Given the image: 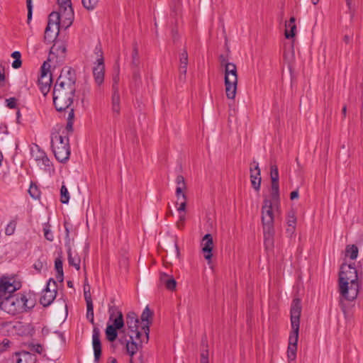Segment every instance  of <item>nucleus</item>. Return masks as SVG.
Returning <instances> with one entry per match:
<instances>
[{"mask_svg":"<svg viewBox=\"0 0 363 363\" xmlns=\"http://www.w3.org/2000/svg\"><path fill=\"white\" fill-rule=\"evenodd\" d=\"M109 321L112 323L106 328V338L110 342H113L118 336L117 330H121L124 326V320L122 313L117 308L109 309Z\"/></svg>","mask_w":363,"mask_h":363,"instance_id":"nucleus-7","label":"nucleus"},{"mask_svg":"<svg viewBox=\"0 0 363 363\" xmlns=\"http://www.w3.org/2000/svg\"><path fill=\"white\" fill-rule=\"evenodd\" d=\"M174 208L176 210L177 217L179 218L178 221L182 220V203H179L178 200L174 203Z\"/></svg>","mask_w":363,"mask_h":363,"instance_id":"nucleus-43","label":"nucleus"},{"mask_svg":"<svg viewBox=\"0 0 363 363\" xmlns=\"http://www.w3.org/2000/svg\"><path fill=\"white\" fill-rule=\"evenodd\" d=\"M34 268L38 271L40 272L43 269L47 267V264L45 262L38 260L33 265Z\"/></svg>","mask_w":363,"mask_h":363,"instance_id":"nucleus-44","label":"nucleus"},{"mask_svg":"<svg viewBox=\"0 0 363 363\" xmlns=\"http://www.w3.org/2000/svg\"><path fill=\"white\" fill-rule=\"evenodd\" d=\"M65 45L62 42H55L50 49L47 62L54 60L56 62H62L65 57Z\"/></svg>","mask_w":363,"mask_h":363,"instance_id":"nucleus-15","label":"nucleus"},{"mask_svg":"<svg viewBox=\"0 0 363 363\" xmlns=\"http://www.w3.org/2000/svg\"><path fill=\"white\" fill-rule=\"evenodd\" d=\"M28 8V21L29 22L32 18V6H27Z\"/></svg>","mask_w":363,"mask_h":363,"instance_id":"nucleus-53","label":"nucleus"},{"mask_svg":"<svg viewBox=\"0 0 363 363\" xmlns=\"http://www.w3.org/2000/svg\"><path fill=\"white\" fill-rule=\"evenodd\" d=\"M86 318L91 323H94V306L93 303H89L86 304Z\"/></svg>","mask_w":363,"mask_h":363,"instance_id":"nucleus-37","label":"nucleus"},{"mask_svg":"<svg viewBox=\"0 0 363 363\" xmlns=\"http://www.w3.org/2000/svg\"><path fill=\"white\" fill-rule=\"evenodd\" d=\"M11 57H12L13 58H14L15 60L21 59V55L20 52H18V51H15V52H13L11 54Z\"/></svg>","mask_w":363,"mask_h":363,"instance_id":"nucleus-52","label":"nucleus"},{"mask_svg":"<svg viewBox=\"0 0 363 363\" xmlns=\"http://www.w3.org/2000/svg\"><path fill=\"white\" fill-rule=\"evenodd\" d=\"M296 217L294 212L289 213L287 216V224L289 228L286 229L288 233H293L296 228Z\"/></svg>","mask_w":363,"mask_h":363,"instance_id":"nucleus-28","label":"nucleus"},{"mask_svg":"<svg viewBox=\"0 0 363 363\" xmlns=\"http://www.w3.org/2000/svg\"><path fill=\"white\" fill-rule=\"evenodd\" d=\"M138 323L137 315L134 312H129L126 315V324L128 329L134 333L135 339H140L143 335L141 332L138 331Z\"/></svg>","mask_w":363,"mask_h":363,"instance_id":"nucleus-19","label":"nucleus"},{"mask_svg":"<svg viewBox=\"0 0 363 363\" xmlns=\"http://www.w3.org/2000/svg\"><path fill=\"white\" fill-rule=\"evenodd\" d=\"M182 56H183V64L185 65L184 66H183V68L184 67L185 68V69L183 70V74H186V65L188 62V55H187L186 51H185V50L183 51Z\"/></svg>","mask_w":363,"mask_h":363,"instance_id":"nucleus-47","label":"nucleus"},{"mask_svg":"<svg viewBox=\"0 0 363 363\" xmlns=\"http://www.w3.org/2000/svg\"><path fill=\"white\" fill-rule=\"evenodd\" d=\"M92 345L94 353V361L98 362L101 354V344L100 341V332L96 328L93 330Z\"/></svg>","mask_w":363,"mask_h":363,"instance_id":"nucleus-21","label":"nucleus"},{"mask_svg":"<svg viewBox=\"0 0 363 363\" xmlns=\"http://www.w3.org/2000/svg\"><path fill=\"white\" fill-rule=\"evenodd\" d=\"M52 147L56 159L60 162H66L70 155L69 139L67 136H62L59 133L52 136Z\"/></svg>","mask_w":363,"mask_h":363,"instance_id":"nucleus-6","label":"nucleus"},{"mask_svg":"<svg viewBox=\"0 0 363 363\" xmlns=\"http://www.w3.org/2000/svg\"><path fill=\"white\" fill-rule=\"evenodd\" d=\"M56 281L52 279H50L47 287L43 291L40 301L44 306H48L55 300L56 297Z\"/></svg>","mask_w":363,"mask_h":363,"instance_id":"nucleus-14","label":"nucleus"},{"mask_svg":"<svg viewBox=\"0 0 363 363\" xmlns=\"http://www.w3.org/2000/svg\"><path fill=\"white\" fill-rule=\"evenodd\" d=\"M362 282L363 273L354 267V263L341 265L338 278V302L345 318L352 313Z\"/></svg>","mask_w":363,"mask_h":363,"instance_id":"nucleus-1","label":"nucleus"},{"mask_svg":"<svg viewBox=\"0 0 363 363\" xmlns=\"http://www.w3.org/2000/svg\"><path fill=\"white\" fill-rule=\"evenodd\" d=\"M319 1L320 0H311V2L313 3V4L316 5L319 2Z\"/></svg>","mask_w":363,"mask_h":363,"instance_id":"nucleus-64","label":"nucleus"},{"mask_svg":"<svg viewBox=\"0 0 363 363\" xmlns=\"http://www.w3.org/2000/svg\"><path fill=\"white\" fill-rule=\"evenodd\" d=\"M298 196H299V193H298V189L291 191V194H290V199L291 200L298 199Z\"/></svg>","mask_w":363,"mask_h":363,"instance_id":"nucleus-50","label":"nucleus"},{"mask_svg":"<svg viewBox=\"0 0 363 363\" xmlns=\"http://www.w3.org/2000/svg\"><path fill=\"white\" fill-rule=\"evenodd\" d=\"M28 193L33 199H38L40 196V192L36 185L31 184L28 189Z\"/></svg>","mask_w":363,"mask_h":363,"instance_id":"nucleus-38","label":"nucleus"},{"mask_svg":"<svg viewBox=\"0 0 363 363\" xmlns=\"http://www.w3.org/2000/svg\"><path fill=\"white\" fill-rule=\"evenodd\" d=\"M181 192H182V187L177 186V189H176V193H177V199L178 200L179 199V195H180Z\"/></svg>","mask_w":363,"mask_h":363,"instance_id":"nucleus-59","label":"nucleus"},{"mask_svg":"<svg viewBox=\"0 0 363 363\" xmlns=\"http://www.w3.org/2000/svg\"><path fill=\"white\" fill-rule=\"evenodd\" d=\"M76 74L71 67H65L55 84L53 104L58 111L71 107L76 91Z\"/></svg>","mask_w":363,"mask_h":363,"instance_id":"nucleus-3","label":"nucleus"},{"mask_svg":"<svg viewBox=\"0 0 363 363\" xmlns=\"http://www.w3.org/2000/svg\"><path fill=\"white\" fill-rule=\"evenodd\" d=\"M346 113H347V106L345 105L343 107H342V114L344 118L346 117Z\"/></svg>","mask_w":363,"mask_h":363,"instance_id":"nucleus-60","label":"nucleus"},{"mask_svg":"<svg viewBox=\"0 0 363 363\" xmlns=\"http://www.w3.org/2000/svg\"><path fill=\"white\" fill-rule=\"evenodd\" d=\"M111 111L114 116H118L121 112V96L119 92V69L112 78Z\"/></svg>","mask_w":363,"mask_h":363,"instance_id":"nucleus-9","label":"nucleus"},{"mask_svg":"<svg viewBox=\"0 0 363 363\" xmlns=\"http://www.w3.org/2000/svg\"><path fill=\"white\" fill-rule=\"evenodd\" d=\"M301 311V300L299 298H294L290 308L291 330L289 333L287 347V357L289 361H294L296 358Z\"/></svg>","mask_w":363,"mask_h":363,"instance_id":"nucleus-4","label":"nucleus"},{"mask_svg":"<svg viewBox=\"0 0 363 363\" xmlns=\"http://www.w3.org/2000/svg\"><path fill=\"white\" fill-rule=\"evenodd\" d=\"M67 253L69 264L73 266L77 270H79L80 269L81 262L79 257L77 254H74L70 248L68 249Z\"/></svg>","mask_w":363,"mask_h":363,"instance_id":"nucleus-26","label":"nucleus"},{"mask_svg":"<svg viewBox=\"0 0 363 363\" xmlns=\"http://www.w3.org/2000/svg\"><path fill=\"white\" fill-rule=\"evenodd\" d=\"M13 330L18 335H26L30 333L32 327L29 323L17 321L13 323Z\"/></svg>","mask_w":363,"mask_h":363,"instance_id":"nucleus-24","label":"nucleus"},{"mask_svg":"<svg viewBox=\"0 0 363 363\" xmlns=\"http://www.w3.org/2000/svg\"><path fill=\"white\" fill-rule=\"evenodd\" d=\"M66 129L68 131H72V121H67V126H66Z\"/></svg>","mask_w":363,"mask_h":363,"instance_id":"nucleus-57","label":"nucleus"},{"mask_svg":"<svg viewBox=\"0 0 363 363\" xmlns=\"http://www.w3.org/2000/svg\"><path fill=\"white\" fill-rule=\"evenodd\" d=\"M11 342L8 339H4L0 343V352L6 351L10 347Z\"/></svg>","mask_w":363,"mask_h":363,"instance_id":"nucleus-42","label":"nucleus"},{"mask_svg":"<svg viewBox=\"0 0 363 363\" xmlns=\"http://www.w3.org/2000/svg\"><path fill=\"white\" fill-rule=\"evenodd\" d=\"M271 181H279V169L276 164H272L270 167Z\"/></svg>","mask_w":363,"mask_h":363,"instance_id":"nucleus-34","label":"nucleus"},{"mask_svg":"<svg viewBox=\"0 0 363 363\" xmlns=\"http://www.w3.org/2000/svg\"><path fill=\"white\" fill-rule=\"evenodd\" d=\"M296 26H286L285 37L287 39L292 38L296 35Z\"/></svg>","mask_w":363,"mask_h":363,"instance_id":"nucleus-33","label":"nucleus"},{"mask_svg":"<svg viewBox=\"0 0 363 363\" xmlns=\"http://www.w3.org/2000/svg\"><path fill=\"white\" fill-rule=\"evenodd\" d=\"M6 106L9 108H14L16 106V99L13 97L7 99L6 100Z\"/></svg>","mask_w":363,"mask_h":363,"instance_id":"nucleus-46","label":"nucleus"},{"mask_svg":"<svg viewBox=\"0 0 363 363\" xmlns=\"http://www.w3.org/2000/svg\"><path fill=\"white\" fill-rule=\"evenodd\" d=\"M96 55L97 57L93 67V76L95 83L100 86L104 83L105 76L104 60L100 48H96Z\"/></svg>","mask_w":363,"mask_h":363,"instance_id":"nucleus-10","label":"nucleus"},{"mask_svg":"<svg viewBox=\"0 0 363 363\" xmlns=\"http://www.w3.org/2000/svg\"><path fill=\"white\" fill-rule=\"evenodd\" d=\"M202 252L203 253L204 258L207 260L208 263L211 262L213 257V240L211 234H206L201 240Z\"/></svg>","mask_w":363,"mask_h":363,"instance_id":"nucleus-18","label":"nucleus"},{"mask_svg":"<svg viewBox=\"0 0 363 363\" xmlns=\"http://www.w3.org/2000/svg\"><path fill=\"white\" fill-rule=\"evenodd\" d=\"M238 85L237 67L234 63L225 65V86L226 96L229 99H234Z\"/></svg>","mask_w":363,"mask_h":363,"instance_id":"nucleus-8","label":"nucleus"},{"mask_svg":"<svg viewBox=\"0 0 363 363\" xmlns=\"http://www.w3.org/2000/svg\"><path fill=\"white\" fill-rule=\"evenodd\" d=\"M345 255L351 259H355L358 256V247L355 245H347Z\"/></svg>","mask_w":363,"mask_h":363,"instance_id":"nucleus-29","label":"nucleus"},{"mask_svg":"<svg viewBox=\"0 0 363 363\" xmlns=\"http://www.w3.org/2000/svg\"><path fill=\"white\" fill-rule=\"evenodd\" d=\"M59 4V10L64 11V18L65 23L70 22L71 19H74V11L72 6L71 0H57Z\"/></svg>","mask_w":363,"mask_h":363,"instance_id":"nucleus-20","label":"nucleus"},{"mask_svg":"<svg viewBox=\"0 0 363 363\" xmlns=\"http://www.w3.org/2000/svg\"><path fill=\"white\" fill-rule=\"evenodd\" d=\"M273 206H276L272 200L264 199L261 209V220L263 228L264 245L267 247H272L274 236V215Z\"/></svg>","mask_w":363,"mask_h":363,"instance_id":"nucleus-5","label":"nucleus"},{"mask_svg":"<svg viewBox=\"0 0 363 363\" xmlns=\"http://www.w3.org/2000/svg\"><path fill=\"white\" fill-rule=\"evenodd\" d=\"M200 363H209L208 350H206L201 353Z\"/></svg>","mask_w":363,"mask_h":363,"instance_id":"nucleus-45","label":"nucleus"},{"mask_svg":"<svg viewBox=\"0 0 363 363\" xmlns=\"http://www.w3.org/2000/svg\"><path fill=\"white\" fill-rule=\"evenodd\" d=\"M296 18L294 17H291L289 22L286 23V26H292L295 24Z\"/></svg>","mask_w":363,"mask_h":363,"instance_id":"nucleus-58","label":"nucleus"},{"mask_svg":"<svg viewBox=\"0 0 363 363\" xmlns=\"http://www.w3.org/2000/svg\"><path fill=\"white\" fill-rule=\"evenodd\" d=\"M139 52L138 44L134 42L133 44V52H132V65L134 67L137 68L139 65Z\"/></svg>","mask_w":363,"mask_h":363,"instance_id":"nucleus-30","label":"nucleus"},{"mask_svg":"<svg viewBox=\"0 0 363 363\" xmlns=\"http://www.w3.org/2000/svg\"><path fill=\"white\" fill-rule=\"evenodd\" d=\"M270 197L275 205H279V181H272Z\"/></svg>","mask_w":363,"mask_h":363,"instance_id":"nucleus-25","label":"nucleus"},{"mask_svg":"<svg viewBox=\"0 0 363 363\" xmlns=\"http://www.w3.org/2000/svg\"><path fill=\"white\" fill-rule=\"evenodd\" d=\"M73 118H74V110H73V108H71L70 111L69 113V115H68L67 121H72Z\"/></svg>","mask_w":363,"mask_h":363,"instance_id":"nucleus-56","label":"nucleus"},{"mask_svg":"<svg viewBox=\"0 0 363 363\" xmlns=\"http://www.w3.org/2000/svg\"><path fill=\"white\" fill-rule=\"evenodd\" d=\"M43 231H44L45 238L49 241H52L54 239V237H53L52 233L50 230L49 225H48V224L45 225V226L43 228Z\"/></svg>","mask_w":363,"mask_h":363,"instance_id":"nucleus-39","label":"nucleus"},{"mask_svg":"<svg viewBox=\"0 0 363 363\" xmlns=\"http://www.w3.org/2000/svg\"><path fill=\"white\" fill-rule=\"evenodd\" d=\"M32 157L36 162L37 165L45 171H50L51 168V162L47 157L45 152L40 149L39 146L35 145L31 150Z\"/></svg>","mask_w":363,"mask_h":363,"instance_id":"nucleus-13","label":"nucleus"},{"mask_svg":"<svg viewBox=\"0 0 363 363\" xmlns=\"http://www.w3.org/2000/svg\"><path fill=\"white\" fill-rule=\"evenodd\" d=\"M143 337L144 335H142L140 339H135L133 335H130V340H128L126 342V350L130 357H133L138 352L143 342H145V341L141 342Z\"/></svg>","mask_w":363,"mask_h":363,"instance_id":"nucleus-22","label":"nucleus"},{"mask_svg":"<svg viewBox=\"0 0 363 363\" xmlns=\"http://www.w3.org/2000/svg\"><path fill=\"white\" fill-rule=\"evenodd\" d=\"M34 356L28 352H22L19 354L17 363H34Z\"/></svg>","mask_w":363,"mask_h":363,"instance_id":"nucleus-27","label":"nucleus"},{"mask_svg":"<svg viewBox=\"0 0 363 363\" xmlns=\"http://www.w3.org/2000/svg\"><path fill=\"white\" fill-rule=\"evenodd\" d=\"M160 282L169 291H174L176 289L177 281L172 275H169L166 273H160Z\"/></svg>","mask_w":363,"mask_h":363,"instance_id":"nucleus-23","label":"nucleus"},{"mask_svg":"<svg viewBox=\"0 0 363 363\" xmlns=\"http://www.w3.org/2000/svg\"><path fill=\"white\" fill-rule=\"evenodd\" d=\"M21 65H22L21 60V59H17V60H15L13 62L12 67L14 69H18L19 67H21Z\"/></svg>","mask_w":363,"mask_h":363,"instance_id":"nucleus-49","label":"nucleus"},{"mask_svg":"<svg viewBox=\"0 0 363 363\" xmlns=\"http://www.w3.org/2000/svg\"><path fill=\"white\" fill-rule=\"evenodd\" d=\"M219 60H220V65L222 67H225V65L226 64H229L230 63V62H228V59H227V57L224 55H220L219 56Z\"/></svg>","mask_w":363,"mask_h":363,"instance_id":"nucleus-48","label":"nucleus"},{"mask_svg":"<svg viewBox=\"0 0 363 363\" xmlns=\"http://www.w3.org/2000/svg\"><path fill=\"white\" fill-rule=\"evenodd\" d=\"M133 78L135 80H138L140 79V72L138 70H135L133 72Z\"/></svg>","mask_w":363,"mask_h":363,"instance_id":"nucleus-55","label":"nucleus"},{"mask_svg":"<svg viewBox=\"0 0 363 363\" xmlns=\"http://www.w3.org/2000/svg\"><path fill=\"white\" fill-rule=\"evenodd\" d=\"M50 65L48 62H44L41 67V74L38 79V84L42 94L45 96L50 91L52 83V77L50 73Z\"/></svg>","mask_w":363,"mask_h":363,"instance_id":"nucleus-11","label":"nucleus"},{"mask_svg":"<svg viewBox=\"0 0 363 363\" xmlns=\"http://www.w3.org/2000/svg\"><path fill=\"white\" fill-rule=\"evenodd\" d=\"M63 14L64 11L59 10V11H53L49 15L48 24L51 26L52 28L55 30L54 31L60 30V28L66 29L72 25L74 19H71L67 25Z\"/></svg>","mask_w":363,"mask_h":363,"instance_id":"nucleus-12","label":"nucleus"},{"mask_svg":"<svg viewBox=\"0 0 363 363\" xmlns=\"http://www.w3.org/2000/svg\"><path fill=\"white\" fill-rule=\"evenodd\" d=\"M344 40L346 43H349L350 41V38L348 35H345Z\"/></svg>","mask_w":363,"mask_h":363,"instance_id":"nucleus-61","label":"nucleus"},{"mask_svg":"<svg viewBox=\"0 0 363 363\" xmlns=\"http://www.w3.org/2000/svg\"><path fill=\"white\" fill-rule=\"evenodd\" d=\"M55 30L52 28L51 26L48 24L45 30V38L48 40L55 39L58 35L60 30Z\"/></svg>","mask_w":363,"mask_h":363,"instance_id":"nucleus-32","label":"nucleus"},{"mask_svg":"<svg viewBox=\"0 0 363 363\" xmlns=\"http://www.w3.org/2000/svg\"><path fill=\"white\" fill-rule=\"evenodd\" d=\"M186 201H183V213L186 212Z\"/></svg>","mask_w":363,"mask_h":363,"instance_id":"nucleus-62","label":"nucleus"},{"mask_svg":"<svg viewBox=\"0 0 363 363\" xmlns=\"http://www.w3.org/2000/svg\"><path fill=\"white\" fill-rule=\"evenodd\" d=\"M108 363H118L115 358H112L110 359Z\"/></svg>","mask_w":363,"mask_h":363,"instance_id":"nucleus-63","label":"nucleus"},{"mask_svg":"<svg viewBox=\"0 0 363 363\" xmlns=\"http://www.w3.org/2000/svg\"><path fill=\"white\" fill-rule=\"evenodd\" d=\"M16 229V224L13 222L9 223L6 229H5V233L7 235H11L14 233Z\"/></svg>","mask_w":363,"mask_h":363,"instance_id":"nucleus-41","label":"nucleus"},{"mask_svg":"<svg viewBox=\"0 0 363 363\" xmlns=\"http://www.w3.org/2000/svg\"><path fill=\"white\" fill-rule=\"evenodd\" d=\"M5 76L2 70L1 66H0V85L4 81Z\"/></svg>","mask_w":363,"mask_h":363,"instance_id":"nucleus-54","label":"nucleus"},{"mask_svg":"<svg viewBox=\"0 0 363 363\" xmlns=\"http://www.w3.org/2000/svg\"><path fill=\"white\" fill-rule=\"evenodd\" d=\"M82 4L87 10H93L97 4L98 0H82Z\"/></svg>","mask_w":363,"mask_h":363,"instance_id":"nucleus-36","label":"nucleus"},{"mask_svg":"<svg viewBox=\"0 0 363 363\" xmlns=\"http://www.w3.org/2000/svg\"><path fill=\"white\" fill-rule=\"evenodd\" d=\"M61 202L62 203H68L69 200V195L67 189L65 186L62 185L60 190Z\"/></svg>","mask_w":363,"mask_h":363,"instance_id":"nucleus-35","label":"nucleus"},{"mask_svg":"<svg viewBox=\"0 0 363 363\" xmlns=\"http://www.w3.org/2000/svg\"><path fill=\"white\" fill-rule=\"evenodd\" d=\"M21 288V283L14 277H3L0 279V308L11 315L27 311L35 306L34 301L23 294H11Z\"/></svg>","mask_w":363,"mask_h":363,"instance_id":"nucleus-2","label":"nucleus"},{"mask_svg":"<svg viewBox=\"0 0 363 363\" xmlns=\"http://www.w3.org/2000/svg\"><path fill=\"white\" fill-rule=\"evenodd\" d=\"M152 313L150 310L149 307L146 306L140 316L141 321L143 323L142 330L144 332V337L143 339L141 340V342L145 341V342H147L149 340L150 325L152 323Z\"/></svg>","mask_w":363,"mask_h":363,"instance_id":"nucleus-17","label":"nucleus"},{"mask_svg":"<svg viewBox=\"0 0 363 363\" xmlns=\"http://www.w3.org/2000/svg\"><path fill=\"white\" fill-rule=\"evenodd\" d=\"M250 182L252 184V186L257 191H259L260 190L261 186V171L259 167V163L253 160V162L250 164Z\"/></svg>","mask_w":363,"mask_h":363,"instance_id":"nucleus-16","label":"nucleus"},{"mask_svg":"<svg viewBox=\"0 0 363 363\" xmlns=\"http://www.w3.org/2000/svg\"><path fill=\"white\" fill-rule=\"evenodd\" d=\"M65 231H66V239L68 240V241L69 240V224L67 222H65Z\"/></svg>","mask_w":363,"mask_h":363,"instance_id":"nucleus-51","label":"nucleus"},{"mask_svg":"<svg viewBox=\"0 0 363 363\" xmlns=\"http://www.w3.org/2000/svg\"><path fill=\"white\" fill-rule=\"evenodd\" d=\"M84 298H85L86 304H89V303H92L91 293H90V288H89V285H84Z\"/></svg>","mask_w":363,"mask_h":363,"instance_id":"nucleus-40","label":"nucleus"},{"mask_svg":"<svg viewBox=\"0 0 363 363\" xmlns=\"http://www.w3.org/2000/svg\"><path fill=\"white\" fill-rule=\"evenodd\" d=\"M55 267L57 271L56 278L58 281H63V268H62V262L60 259H57L55 262Z\"/></svg>","mask_w":363,"mask_h":363,"instance_id":"nucleus-31","label":"nucleus"}]
</instances>
